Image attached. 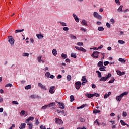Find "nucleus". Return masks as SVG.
Instances as JSON below:
<instances>
[{"label":"nucleus","mask_w":129,"mask_h":129,"mask_svg":"<svg viewBox=\"0 0 129 129\" xmlns=\"http://www.w3.org/2000/svg\"><path fill=\"white\" fill-rule=\"evenodd\" d=\"M68 81H70L71 80V76L70 75H68L67 76Z\"/></svg>","instance_id":"obj_38"},{"label":"nucleus","mask_w":129,"mask_h":129,"mask_svg":"<svg viewBox=\"0 0 129 129\" xmlns=\"http://www.w3.org/2000/svg\"><path fill=\"white\" fill-rule=\"evenodd\" d=\"M63 31H68L69 30V28L67 27H63Z\"/></svg>","instance_id":"obj_59"},{"label":"nucleus","mask_w":129,"mask_h":129,"mask_svg":"<svg viewBox=\"0 0 129 129\" xmlns=\"http://www.w3.org/2000/svg\"><path fill=\"white\" fill-rule=\"evenodd\" d=\"M74 101V95H71L70 96V101L71 102H72Z\"/></svg>","instance_id":"obj_35"},{"label":"nucleus","mask_w":129,"mask_h":129,"mask_svg":"<svg viewBox=\"0 0 129 129\" xmlns=\"http://www.w3.org/2000/svg\"><path fill=\"white\" fill-rule=\"evenodd\" d=\"M35 124L36 125H39V124H40V122H39V120H38V119H36Z\"/></svg>","instance_id":"obj_52"},{"label":"nucleus","mask_w":129,"mask_h":129,"mask_svg":"<svg viewBox=\"0 0 129 129\" xmlns=\"http://www.w3.org/2000/svg\"><path fill=\"white\" fill-rule=\"evenodd\" d=\"M98 31H104V28H103V27H99L98 28Z\"/></svg>","instance_id":"obj_36"},{"label":"nucleus","mask_w":129,"mask_h":129,"mask_svg":"<svg viewBox=\"0 0 129 129\" xmlns=\"http://www.w3.org/2000/svg\"><path fill=\"white\" fill-rule=\"evenodd\" d=\"M85 96L88 97V98H91V97H93L92 94H89V93H86Z\"/></svg>","instance_id":"obj_18"},{"label":"nucleus","mask_w":129,"mask_h":129,"mask_svg":"<svg viewBox=\"0 0 129 129\" xmlns=\"http://www.w3.org/2000/svg\"><path fill=\"white\" fill-rule=\"evenodd\" d=\"M31 88H32V86H31V85H28L25 86V89H26V90L31 89Z\"/></svg>","instance_id":"obj_26"},{"label":"nucleus","mask_w":129,"mask_h":129,"mask_svg":"<svg viewBox=\"0 0 129 129\" xmlns=\"http://www.w3.org/2000/svg\"><path fill=\"white\" fill-rule=\"evenodd\" d=\"M93 16L94 18H95L96 19H97L98 20H102V17L101 16V15H99V14H98V13H97V12H94Z\"/></svg>","instance_id":"obj_3"},{"label":"nucleus","mask_w":129,"mask_h":129,"mask_svg":"<svg viewBox=\"0 0 129 129\" xmlns=\"http://www.w3.org/2000/svg\"><path fill=\"white\" fill-rule=\"evenodd\" d=\"M38 86H39V87H40V88H41V89H44V90H47V88H46V87L45 86V85H43V84H42L41 83H38Z\"/></svg>","instance_id":"obj_8"},{"label":"nucleus","mask_w":129,"mask_h":129,"mask_svg":"<svg viewBox=\"0 0 129 129\" xmlns=\"http://www.w3.org/2000/svg\"><path fill=\"white\" fill-rule=\"evenodd\" d=\"M96 73L97 74L99 78H101L102 76L101 75V72H100L99 71H96Z\"/></svg>","instance_id":"obj_22"},{"label":"nucleus","mask_w":129,"mask_h":129,"mask_svg":"<svg viewBox=\"0 0 129 129\" xmlns=\"http://www.w3.org/2000/svg\"><path fill=\"white\" fill-rule=\"evenodd\" d=\"M120 123H121V124H122V125H126V123H125L124 121H123L122 120H121Z\"/></svg>","instance_id":"obj_44"},{"label":"nucleus","mask_w":129,"mask_h":129,"mask_svg":"<svg viewBox=\"0 0 129 129\" xmlns=\"http://www.w3.org/2000/svg\"><path fill=\"white\" fill-rule=\"evenodd\" d=\"M116 73L118 74V75H120V76H121V75H124V74H125V72H121L119 70L116 71Z\"/></svg>","instance_id":"obj_15"},{"label":"nucleus","mask_w":129,"mask_h":129,"mask_svg":"<svg viewBox=\"0 0 129 129\" xmlns=\"http://www.w3.org/2000/svg\"><path fill=\"white\" fill-rule=\"evenodd\" d=\"M75 85L76 89L78 90L79 89H80V87H81V82L78 81L75 83Z\"/></svg>","instance_id":"obj_6"},{"label":"nucleus","mask_w":129,"mask_h":129,"mask_svg":"<svg viewBox=\"0 0 129 129\" xmlns=\"http://www.w3.org/2000/svg\"><path fill=\"white\" fill-rule=\"evenodd\" d=\"M13 86V85L11 83L7 84L5 85V87H12Z\"/></svg>","instance_id":"obj_39"},{"label":"nucleus","mask_w":129,"mask_h":129,"mask_svg":"<svg viewBox=\"0 0 129 129\" xmlns=\"http://www.w3.org/2000/svg\"><path fill=\"white\" fill-rule=\"evenodd\" d=\"M108 64H109V61H105L104 62V65L105 66H107V65H108Z\"/></svg>","instance_id":"obj_58"},{"label":"nucleus","mask_w":129,"mask_h":129,"mask_svg":"<svg viewBox=\"0 0 129 129\" xmlns=\"http://www.w3.org/2000/svg\"><path fill=\"white\" fill-rule=\"evenodd\" d=\"M40 128L41 129H46V127L44 126V125H41L40 127Z\"/></svg>","instance_id":"obj_62"},{"label":"nucleus","mask_w":129,"mask_h":129,"mask_svg":"<svg viewBox=\"0 0 129 129\" xmlns=\"http://www.w3.org/2000/svg\"><path fill=\"white\" fill-rule=\"evenodd\" d=\"M80 120L81 121V122H84V121H85V119L82 117H80Z\"/></svg>","instance_id":"obj_53"},{"label":"nucleus","mask_w":129,"mask_h":129,"mask_svg":"<svg viewBox=\"0 0 129 129\" xmlns=\"http://www.w3.org/2000/svg\"><path fill=\"white\" fill-rule=\"evenodd\" d=\"M54 90H55V86H51L49 88V92L51 94H53L55 92Z\"/></svg>","instance_id":"obj_10"},{"label":"nucleus","mask_w":129,"mask_h":129,"mask_svg":"<svg viewBox=\"0 0 129 129\" xmlns=\"http://www.w3.org/2000/svg\"><path fill=\"white\" fill-rule=\"evenodd\" d=\"M37 60L39 63H45V61L42 60V57L41 56H38Z\"/></svg>","instance_id":"obj_13"},{"label":"nucleus","mask_w":129,"mask_h":129,"mask_svg":"<svg viewBox=\"0 0 129 129\" xmlns=\"http://www.w3.org/2000/svg\"><path fill=\"white\" fill-rule=\"evenodd\" d=\"M34 117H29L28 118H27L26 120H25V123H30V121L31 120V121H33V120H34Z\"/></svg>","instance_id":"obj_9"},{"label":"nucleus","mask_w":129,"mask_h":129,"mask_svg":"<svg viewBox=\"0 0 129 129\" xmlns=\"http://www.w3.org/2000/svg\"><path fill=\"white\" fill-rule=\"evenodd\" d=\"M115 22V21L114 19H113L112 18V19L110 20V23H111V24H114Z\"/></svg>","instance_id":"obj_56"},{"label":"nucleus","mask_w":129,"mask_h":129,"mask_svg":"<svg viewBox=\"0 0 129 129\" xmlns=\"http://www.w3.org/2000/svg\"><path fill=\"white\" fill-rule=\"evenodd\" d=\"M111 95V92H109L108 93V94H106H106L104 95V98L105 99H106V98H108V97H109V96Z\"/></svg>","instance_id":"obj_16"},{"label":"nucleus","mask_w":129,"mask_h":129,"mask_svg":"<svg viewBox=\"0 0 129 129\" xmlns=\"http://www.w3.org/2000/svg\"><path fill=\"white\" fill-rule=\"evenodd\" d=\"M97 66L98 67H103V61H99L98 63V64H97Z\"/></svg>","instance_id":"obj_19"},{"label":"nucleus","mask_w":129,"mask_h":129,"mask_svg":"<svg viewBox=\"0 0 129 129\" xmlns=\"http://www.w3.org/2000/svg\"><path fill=\"white\" fill-rule=\"evenodd\" d=\"M105 68H106V67L104 66L103 67H100L99 70L100 71H106V70H105Z\"/></svg>","instance_id":"obj_20"},{"label":"nucleus","mask_w":129,"mask_h":129,"mask_svg":"<svg viewBox=\"0 0 129 129\" xmlns=\"http://www.w3.org/2000/svg\"><path fill=\"white\" fill-rule=\"evenodd\" d=\"M51 75V74H50L49 72H46L45 74V76L47 78H50V76Z\"/></svg>","instance_id":"obj_31"},{"label":"nucleus","mask_w":129,"mask_h":129,"mask_svg":"<svg viewBox=\"0 0 129 129\" xmlns=\"http://www.w3.org/2000/svg\"><path fill=\"white\" fill-rule=\"evenodd\" d=\"M36 36L39 39H43V38H44V36L41 34H37Z\"/></svg>","instance_id":"obj_32"},{"label":"nucleus","mask_w":129,"mask_h":129,"mask_svg":"<svg viewBox=\"0 0 129 129\" xmlns=\"http://www.w3.org/2000/svg\"><path fill=\"white\" fill-rule=\"evenodd\" d=\"M91 85H92V88L93 89H94L95 88H96V86L95 85V84H92Z\"/></svg>","instance_id":"obj_60"},{"label":"nucleus","mask_w":129,"mask_h":129,"mask_svg":"<svg viewBox=\"0 0 129 129\" xmlns=\"http://www.w3.org/2000/svg\"><path fill=\"white\" fill-rule=\"evenodd\" d=\"M62 77V75H58V76H57V79H60V78Z\"/></svg>","instance_id":"obj_63"},{"label":"nucleus","mask_w":129,"mask_h":129,"mask_svg":"<svg viewBox=\"0 0 129 129\" xmlns=\"http://www.w3.org/2000/svg\"><path fill=\"white\" fill-rule=\"evenodd\" d=\"M55 122L56 123H58V124H62L63 123V121H62L61 119L56 118Z\"/></svg>","instance_id":"obj_11"},{"label":"nucleus","mask_w":129,"mask_h":129,"mask_svg":"<svg viewBox=\"0 0 129 129\" xmlns=\"http://www.w3.org/2000/svg\"><path fill=\"white\" fill-rule=\"evenodd\" d=\"M37 96L35 95H32L30 96V98H32V99H35V98H36Z\"/></svg>","instance_id":"obj_43"},{"label":"nucleus","mask_w":129,"mask_h":129,"mask_svg":"<svg viewBox=\"0 0 129 129\" xmlns=\"http://www.w3.org/2000/svg\"><path fill=\"white\" fill-rule=\"evenodd\" d=\"M122 8H123V6L121 5L117 10L118 12H122Z\"/></svg>","instance_id":"obj_33"},{"label":"nucleus","mask_w":129,"mask_h":129,"mask_svg":"<svg viewBox=\"0 0 129 129\" xmlns=\"http://www.w3.org/2000/svg\"><path fill=\"white\" fill-rule=\"evenodd\" d=\"M122 116H123L124 117H126V116H127V113H126V112H123Z\"/></svg>","instance_id":"obj_51"},{"label":"nucleus","mask_w":129,"mask_h":129,"mask_svg":"<svg viewBox=\"0 0 129 129\" xmlns=\"http://www.w3.org/2000/svg\"><path fill=\"white\" fill-rule=\"evenodd\" d=\"M27 125L29 126V129H33V124L32 123H27Z\"/></svg>","instance_id":"obj_29"},{"label":"nucleus","mask_w":129,"mask_h":129,"mask_svg":"<svg viewBox=\"0 0 129 129\" xmlns=\"http://www.w3.org/2000/svg\"><path fill=\"white\" fill-rule=\"evenodd\" d=\"M86 105L85 104H83L81 106L77 107V109H80V108H84V107H85Z\"/></svg>","instance_id":"obj_37"},{"label":"nucleus","mask_w":129,"mask_h":129,"mask_svg":"<svg viewBox=\"0 0 129 129\" xmlns=\"http://www.w3.org/2000/svg\"><path fill=\"white\" fill-rule=\"evenodd\" d=\"M26 113V112L24 110H22L21 111V112H20V114L23 116V115H25Z\"/></svg>","instance_id":"obj_50"},{"label":"nucleus","mask_w":129,"mask_h":129,"mask_svg":"<svg viewBox=\"0 0 129 129\" xmlns=\"http://www.w3.org/2000/svg\"><path fill=\"white\" fill-rule=\"evenodd\" d=\"M22 32H24V29H22L21 30V29L16 30L15 33V34H17V33H22Z\"/></svg>","instance_id":"obj_24"},{"label":"nucleus","mask_w":129,"mask_h":129,"mask_svg":"<svg viewBox=\"0 0 129 129\" xmlns=\"http://www.w3.org/2000/svg\"><path fill=\"white\" fill-rule=\"evenodd\" d=\"M29 53H23V54H22V56L23 57H29Z\"/></svg>","instance_id":"obj_41"},{"label":"nucleus","mask_w":129,"mask_h":129,"mask_svg":"<svg viewBox=\"0 0 129 129\" xmlns=\"http://www.w3.org/2000/svg\"><path fill=\"white\" fill-rule=\"evenodd\" d=\"M128 94V93L127 92H125L124 93H122L119 96H117L116 97V100L117 101H118L120 102V101H121V99H122V97H123L125 95H127Z\"/></svg>","instance_id":"obj_1"},{"label":"nucleus","mask_w":129,"mask_h":129,"mask_svg":"<svg viewBox=\"0 0 129 129\" xmlns=\"http://www.w3.org/2000/svg\"><path fill=\"white\" fill-rule=\"evenodd\" d=\"M80 31H83V32H86L87 31V29H86V28H84L83 27H82L81 29H80Z\"/></svg>","instance_id":"obj_46"},{"label":"nucleus","mask_w":129,"mask_h":129,"mask_svg":"<svg viewBox=\"0 0 129 129\" xmlns=\"http://www.w3.org/2000/svg\"><path fill=\"white\" fill-rule=\"evenodd\" d=\"M106 26L108 27V28H110V24L108 22L106 23Z\"/></svg>","instance_id":"obj_61"},{"label":"nucleus","mask_w":129,"mask_h":129,"mask_svg":"<svg viewBox=\"0 0 129 129\" xmlns=\"http://www.w3.org/2000/svg\"><path fill=\"white\" fill-rule=\"evenodd\" d=\"M61 57H62V58H63V59H66V58H67V55L62 53V54H61Z\"/></svg>","instance_id":"obj_47"},{"label":"nucleus","mask_w":129,"mask_h":129,"mask_svg":"<svg viewBox=\"0 0 129 129\" xmlns=\"http://www.w3.org/2000/svg\"><path fill=\"white\" fill-rule=\"evenodd\" d=\"M70 38H71V39H72V40L76 39V36H75L72 34L70 35Z\"/></svg>","instance_id":"obj_27"},{"label":"nucleus","mask_w":129,"mask_h":129,"mask_svg":"<svg viewBox=\"0 0 129 129\" xmlns=\"http://www.w3.org/2000/svg\"><path fill=\"white\" fill-rule=\"evenodd\" d=\"M75 49H76L77 50H78V51H81L82 52H84V53H85V52H86V50L85 49H84L83 47H79L78 46H75Z\"/></svg>","instance_id":"obj_7"},{"label":"nucleus","mask_w":129,"mask_h":129,"mask_svg":"<svg viewBox=\"0 0 129 129\" xmlns=\"http://www.w3.org/2000/svg\"><path fill=\"white\" fill-rule=\"evenodd\" d=\"M52 54L53 56H57V50L53 49L52 50Z\"/></svg>","instance_id":"obj_25"},{"label":"nucleus","mask_w":129,"mask_h":129,"mask_svg":"<svg viewBox=\"0 0 129 129\" xmlns=\"http://www.w3.org/2000/svg\"><path fill=\"white\" fill-rule=\"evenodd\" d=\"M82 81H87V80H86V77L85 76H83L82 77Z\"/></svg>","instance_id":"obj_40"},{"label":"nucleus","mask_w":129,"mask_h":129,"mask_svg":"<svg viewBox=\"0 0 129 129\" xmlns=\"http://www.w3.org/2000/svg\"><path fill=\"white\" fill-rule=\"evenodd\" d=\"M26 127V123H21L19 126L20 129H24Z\"/></svg>","instance_id":"obj_17"},{"label":"nucleus","mask_w":129,"mask_h":129,"mask_svg":"<svg viewBox=\"0 0 129 129\" xmlns=\"http://www.w3.org/2000/svg\"><path fill=\"white\" fill-rule=\"evenodd\" d=\"M47 105H48V107H52L54 106V105H55V103L54 102L48 104Z\"/></svg>","instance_id":"obj_34"},{"label":"nucleus","mask_w":129,"mask_h":129,"mask_svg":"<svg viewBox=\"0 0 129 129\" xmlns=\"http://www.w3.org/2000/svg\"><path fill=\"white\" fill-rule=\"evenodd\" d=\"M30 41L31 43H34V39L30 38Z\"/></svg>","instance_id":"obj_64"},{"label":"nucleus","mask_w":129,"mask_h":129,"mask_svg":"<svg viewBox=\"0 0 129 129\" xmlns=\"http://www.w3.org/2000/svg\"><path fill=\"white\" fill-rule=\"evenodd\" d=\"M115 2L116 3V4H117V5L118 6H120V1H119V0H115Z\"/></svg>","instance_id":"obj_48"},{"label":"nucleus","mask_w":129,"mask_h":129,"mask_svg":"<svg viewBox=\"0 0 129 129\" xmlns=\"http://www.w3.org/2000/svg\"><path fill=\"white\" fill-rule=\"evenodd\" d=\"M59 106L61 109H64L65 108V105L63 103H59Z\"/></svg>","instance_id":"obj_21"},{"label":"nucleus","mask_w":129,"mask_h":129,"mask_svg":"<svg viewBox=\"0 0 129 129\" xmlns=\"http://www.w3.org/2000/svg\"><path fill=\"white\" fill-rule=\"evenodd\" d=\"M8 41L10 42V44H11V45H14V44H15V40L14 39V38H13V36H8Z\"/></svg>","instance_id":"obj_5"},{"label":"nucleus","mask_w":129,"mask_h":129,"mask_svg":"<svg viewBox=\"0 0 129 129\" xmlns=\"http://www.w3.org/2000/svg\"><path fill=\"white\" fill-rule=\"evenodd\" d=\"M73 16L76 22H77V23H79V18H78V17H77V15H76V14L74 13L73 14Z\"/></svg>","instance_id":"obj_12"},{"label":"nucleus","mask_w":129,"mask_h":129,"mask_svg":"<svg viewBox=\"0 0 129 129\" xmlns=\"http://www.w3.org/2000/svg\"><path fill=\"white\" fill-rule=\"evenodd\" d=\"M109 77H111V74L109 73L108 75H106L105 77H101V79H100V81L101 82H105Z\"/></svg>","instance_id":"obj_2"},{"label":"nucleus","mask_w":129,"mask_h":129,"mask_svg":"<svg viewBox=\"0 0 129 129\" xmlns=\"http://www.w3.org/2000/svg\"><path fill=\"white\" fill-rule=\"evenodd\" d=\"M118 43H119V44H125V42L123 40H118Z\"/></svg>","instance_id":"obj_42"},{"label":"nucleus","mask_w":129,"mask_h":129,"mask_svg":"<svg viewBox=\"0 0 129 129\" xmlns=\"http://www.w3.org/2000/svg\"><path fill=\"white\" fill-rule=\"evenodd\" d=\"M59 23H60V24H61V26H63L64 27H66V26H67V24H66V23H65L64 22L59 21Z\"/></svg>","instance_id":"obj_28"},{"label":"nucleus","mask_w":129,"mask_h":129,"mask_svg":"<svg viewBox=\"0 0 129 129\" xmlns=\"http://www.w3.org/2000/svg\"><path fill=\"white\" fill-rule=\"evenodd\" d=\"M118 61L119 62H121V63H125V62H126V61L122 58H119Z\"/></svg>","instance_id":"obj_23"},{"label":"nucleus","mask_w":129,"mask_h":129,"mask_svg":"<svg viewBox=\"0 0 129 129\" xmlns=\"http://www.w3.org/2000/svg\"><path fill=\"white\" fill-rule=\"evenodd\" d=\"M92 95H93V96H96V97H99V96H100L99 94L97 93L92 94Z\"/></svg>","instance_id":"obj_45"},{"label":"nucleus","mask_w":129,"mask_h":129,"mask_svg":"<svg viewBox=\"0 0 129 129\" xmlns=\"http://www.w3.org/2000/svg\"><path fill=\"white\" fill-rule=\"evenodd\" d=\"M81 24L83 25V26H86V27L88 26V25H87V21L84 19L82 20Z\"/></svg>","instance_id":"obj_14"},{"label":"nucleus","mask_w":129,"mask_h":129,"mask_svg":"<svg viewBox=\"0 0 129 129\" xmlns=\"http://www.w3.org/2000/svg\"><path fill=\"white\" fill-rule=\"evenodd\" d=\"M77 45L78 46H83V43L79 42L77 43Z\"/></svg>","instance_id":"obj_54"},{"label":"nucleus","mask_w":129,"mask_h":129,"mask_svg":"<svg viewBox=\"0 0 129 129\" xmlns=\"http://www.w3.org/2000/svg\"><path fill=\"white\" fill-rule=\"evenodd\" d=\"M71 57H72V58H74L75 59H76V54L73 53H71Z\"/></svg>","instance_id":"obj_30"},{"label":"nucleus","mask_w":129,"mask_h":129,"mask_svg":"<svg viewBox=\"0 0 129 129\" xmlns=\"http://www.w3.org/2000/svg\"><path fill=\"white\" fill-rule=\"evenodd\" d=\"M115 81V79H114V78H113V79L111 80L110 81H109L108 82V83H113V82H114Z\"/></svg>","instance_id":"obj_55"},{"label":"nucleus","mask_w":129,"mask_h":129,"mask_svg":"<svg viewBox=\"0 0 129 129\" xmlns=\"http://www.w3.org/2000/svg\"><path fill=\"white\" fill-rule=\"evenodd\" d=\"M100 52L98 51H94L92 54L91 56L93 57V58H95L96 59H97L98 58V56L99 55Z\"/></svg>","instance_id":"obj_4"},{"label":"nucleus","mask_w":129,"mask_h":129,"mask_svg":"<svg viewBox=\"0 0 129 129\" xmlns=\"http://www.w3.org/2000/svg\"><path fill=\"white\" fill-rule=\"evenodd\" d=\"M47 107H48V105H46L42 106L41 109H46V108H47Z\"/></svg>","instance_id":"obj_57"},{"label":"nucleus","mask_w":129,"mask_h":129,"mask_svg":"<svg viewBox=\"0 0 129 129\" xmlns=\"http://www.w3.org/2000/svg\"><path fill=\"white\" fill-rule=\"evenodd\" d=\"M12 104L18 105H19V102H18V101H12Z\"/></svg>","instance_id":"obj_49"}]
</instances>
